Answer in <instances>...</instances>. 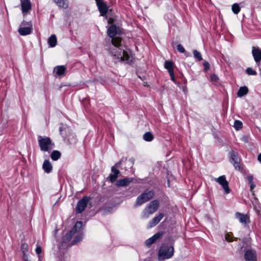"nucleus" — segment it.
Segmentation results:
<instances>
[{"instance_id":"f257e3e1","label":"nucleus","mask_w":261,"mask_h":261,"mask_svg":"<svg viewBox=\"0 0 261 261\" xmlns=\"http://www.w3.org/2000/svg\"><path fill=\"white\" fill-rule=\"evenodd\" d=\"M121 45V43L117 46H114L112 43V46L109 49V52L111 56L114 57V59L116 60V62L123 61L126 63H129L132 61L131 57L126 51L120 48Z\"/></svg>"},{"instance_id":"f03ea898","label":"nucleus","mask_w":261,"mask_h":261,"mask_svg":"<svg viewBox=\"0 0 261 261\" xmlns=\"http://www.w3.org/2000/svg\"><path fill=\"white\" fill-rule=\"evenodd\" d=\"M121 31L115 25H112L108 30V34L111 38V42L114 46L120 44L122 42V38L120 37Z\"/></svg>"},{"instance_id":"7ed1b4c3","label":"nucleus","mask_w":261,"mask_h":261,"mask_svg":"<svg viewBox=\"0 0 261 261\" xmlns=\"http://www.w3.org/2000/svg\"><path fill=\"white\" fill-rule=\"evenodd\" d=\"M174 254V248L173 246H168L162 245L158 251V257L159 259H165L171 258Z\"/></svg>"},{"instance_id":"20e7f679","label":"nucleus","mask_w":261,"mask_h":261,"mask_svg":"<svg viewBox=\"0 0 261 261\" xmlns=\"http://www.w3.org/2000/svg\"><path fill=\"white\" fill-rule=\"evenodd\" d=\"M38 139V144L41 151H49L53 149L54 144L49 137H42L39 136Z\"/></svg>"},{"instance_id":"39448f33","label":"nucleus","mask_w":261,"mask_h":261,"mask_svg":"<svg viewBox=\"0 0 261 261\" xmlns=\"http://www.w3.org/2000/svg\"><path fill=\"white\" fill-rule=\"evenodd\" d=\"M159 207V202L158 200L152 201L143 210L142 218L146 219L155 212Z\"/></svg>"},{"instance_id":"423d86ee","label":"nucleus","mask_w":261,"mask_h":261,"mask_svg":"<svg viewBox=\"0 0 261 261\" xmlns=\"http://www.w3.org/2000/svg\"><path fill=\"white\" fill-rule=\"evenodd\" d=\"M154 195L153 191L146 190L142 194L139 195L136 199V206L141 205L144 203L149 201Z\"/></svg>"},{"instance_id":"0eeeda50","label":"nucleus","mask_w":261,"mask_h":261,"mask_svg":"<svg viewBox=\"0 0 261 261\" xmlns=\"http://www.w3.org/2000/svg\"><path fill=\"white\" fill-rule=\"evenodd\" d=\"M82 226V222L81 221L77 222L74 227L69 230L66 234L62 238L63 242L66 243L69 241L72 236L77 231H79Z\"/></svg>"},{"instance_id":"6e6552de","label":"nucleus","mask_w":261,"mask_h":261,"mask_svg":"<svg viewBox=\"0 0 261 261\" xmlns=\"http://www.w3.org/2000/svg\"><path fill=\"white\" fill-rule=\"evenodd\" d=\"M90 198L87 196H84L82 199L79 201L76 207V212L77 213H81L87 207Z\"/></svg>"},{"instance_id":"1a4fd4ad","label":"nucleus","mask_w":261,"mask_h":261,"mask_svg":"<svg viewBox=\"0 0 261 261\" xmlns=\"http://www.w3.org/2000/svg\"><path fill=\"white\" fill-rule=\"evenodd\" d=\"M121 161H119L116 163L115 165L113 166L111 168L112 173H110L109 176L110 181L111 182H113L114 181H115L117 179V177H118L120 173L119 170L117 169V168L119 167Z\"/></svg>"},{"instance_id":"9d476101","label":"nucleus","mask_w":261,"mask_h":261,"mask_svg":"<svg viewBox=\"0 0 261 261\" xmlns=\"http://www.w3.org/2000/svg\"><path fill=\"white\" fill-rule=\"evenodd\" d=\"M216 181L222 186L226 194H228L230 192L228 183L226 180V178L224 175L220 176L218 178H216Z\"/></svg>"},{"instance_id":"9b49d317","label":"nucleus","mask_w":261,"mask_h":261,"mask_svg":"<svg viewBox=\"0 0 261 261\" xmlns=\"http://www.w3.org/2000/svg\"><path fill=\"white\" fill-rule=\"evenodd\" d=\"M164 234L163 232H158L154 234L152 237L148 239L145 241V244L147 246L149 247L153 244L156 240L160 239Z\"/></svg>"},{"instance_id":"f8f14e48","label":"nucleus","mask_w":261,"mask_h":261,"mask_svg":"<svg viewBox=\"0 0 261 261\" xmlns=\"http://www.w3.org/2000/svg\"><path fill=\"white\" fill-rule=\"evenodd\" d=\"M21 7L24 15L31 9L32 5L30 0H21Z\"/></svg>"},{"instance_id":"ddd939ff","label":"nucleus","mask_w":261,"mask_h":261,"mask_svg":"<svg viewBox=\"0 0 261 261\" xmlns=\"http://www.w3.org/2000/svg\"><path fill=\"white\" fill-rule=\"evenodd\" d=\"M252 54L256 63H259L261 61V50L258 47L253 46Z\"/></svg>"},{"instance_id":"4468645a","label":"nucleus","mask_w":261,"mask_h":261,"mask_svg":"<svg viewBox=\"0 0 261 261\" xmlns=\"http://www.w3.org/2000/svg\"><path fill=\"white\" fill-rule=\"evenodd\" d=\"M163 217L164 214L163 213H159L158 216L154 217L151 221L149 222L147 228H151L156 225Z\"/></svg>"},{"instance_id":"2eb2a0df","label":"nucleus","mask_w":261,"mask_h":261,"mask_svg":"<svg viewBox=\"0 0 261 261\" xmlns=\"http://www.w3.org/2000/svg\"><path fill=\"white\" fill-rule=\"evenodd\" d=\"M235 217L244 225H246L247 223L249 222V217L247 215L237 212L235 214Z\"/></svg>"},{"instance_id":"dca6fc26","label":"nucleus","mask_w":261,"mask_h":261,"mask_svg":"<svg viewBox=\"0 0 261 261\" xmlns=\"http://www.w3.org/2000/svg\"><path fill=\"white\" fill-rule=\"evenodd\" d=\"M244 257L247 261H255L256 260V252L252 249L248 250L245 252Z\"/></svg>"},{"instance_id":"f3484780","label":"nucleus","mask_w":261,"mask_h":261,"mask_svg":"<svg viewBox=\"0 0 261 261\" xmlns=\"http://www.w3.org/2000/svg\"><path fill=\"white\" fill-rule=\"evenodd\" d=\"M98 9L101 15H105L108 12V8L105 3L102 0H95Z\"/></svg>"},{"instance_id":"a211bd4d","label":"nucleus","mask_w":261,"mask_h":261,"mask_svg":"<svg viewBox=\"0 0 261 261\" xmlns=\"http://www.w3.org/2000/svg\"><path fill=\"white\" fill-rule=\"evenodd\" d=\"M32 26L21 27L18 29V32L21 35H27L32 33Z\"/></svg>"},{"instance_id":"6ab92c4d","label":"nucleus","mask_w":261,"mask_h":261,"mask_svg":"<svg viewBox=\"0 0 261 261\" xmlns=\"http://www.w3.org/2000/svg\"><path fill=\"white\" fill-rule=\"evenodd\" d=\"M66 70V67L64 65H60L56 66L54 68V71L59 76H62L64 75L65 72Z\"/></svg>"},{"instance_id":"aec40b11","label":"nucleus","mask_w":261,"mask_h":261,"mask_svg":"<svg viewBox=\"0 0 261 261\" xmlns=\"http://www.w3.org/2000/svg\"><path fill=\"white\" fill-rule=\"evenodd\" d=\"M132 180L129 178H125L121 179H119L117 181L116 185L118 187H124L127 186Z\"/></svg>"},{"instance_id":"412c9836","label":"nucleus","mask_w":261,"mask_h":261,"mask_svg":"<svg viewBox=\"0 0 261 261\" xmlns=\"http://www.w3.org/2000/svg\"><path fill=\"white\" fill-rule=\"evenodd\" d=\"M43 169L45 172L48 173L51 172L53 167L48 160H45L43 164Z\"/></svg>"},{"instance_id":"4be33fe9","label":"nucleus","mask_w":261,"mask_h":261,"mask_svg":"<svg viewBox=\"0 0 261 261\" xmlns=\"http://www.w3.org/2000/svg\"><path fill=\"white\" fill-rule=\"evenodd\" d=\"M54 1L60 8L66 9L68 7L67 0H54Z\"/></svg>"},{"instance_id":"5701e85b","label":"nucleus","mask_w":261,"mask_h":261,"mask_svg":"<svg viewBox=\"0 0 261 261\" xmlns=\"http://www.w3.org/2000/svg\"><path fill=\"white\" fill-rule=\"evenodd\" d=\"M164 66L165 68L168 70L169 73L172 74V72H174L173 63L172 62L170 61H166L165 62Z\"/></svg>"},{"instance_id":"b1692460","label":"nucleus","mask_w":261,"mask_h":261,"mask_svg":"<svg viewBox=\"0 0 261 261\" xmlns=\"http://www.w3.org/2000/svg\"><path fill=\"white\" fill-rule=\"evenodd\" d=\"M48 43L51 47H55L57 44V37L55 35H51L48 39Z\"/></svg>"},{"instance_id":"393cba45","label":"nucleus","mask_w":261,"mask_h":261,"mask_svg":"<svg viewBox=\"0 0 261 261\" xmlns=\"http://www.w3.org/2000/svg\"><path fill=\"white\" fill-rule=\"evenodd\" d=\"M248 92V88L246 86L241 87L237 92L238 96L242 97L246 95Z\"/></svg>"},{"instance_id":"a878e982","label":"nucleus","mask_w":261,"mask_h":261,"mask_svg":"<svg viewBox=\"0 0 261 261\" xmlns=\"http://www.w3.org/2000/svg\"><path fill=\"white\" fill-rule=\"evenodd\" d=\"M229 156H230V162H232L234 161L238 160L240 159L238 153L235 152L233 150H231L229 152Z\"/></svg>"},{"instance_id":"bb28decb","label":"nucleus","mask_w":261,"mask_h":261,"mask_svg":"<svg viewBox=\"0 0 261 261\" xmlns=\"http://www.w3.org/2000/svg\"><path fill=\"white\" fill-rule=\"evenodd\" d=\"M50 157L53 160L57 161L61 157V153L58 150H54L51 153Z\"/></svg>"},{"instance_id":"cd10ccee","label":"nucleus","mask_w":261,"mask_h":261,"mask_svg":"<svg viewBox=\"0 0 261 261\" xmlns=\"http://www.w3.org/2000/svg\"><path fill=\"white\" fill-rule=\"evenodd\" d=\"M143 139L146 141L150 142L153 139V136L150 132H146L143 135Z\"/></svg>"},{"instance_id":"c85d7f7f","label":"nucleus","mask_w":261,"mask_h":261,"mask_svg":"<svg viewBox=\"0 0 261 261\" xmlns=\"http://www.w3.org/2000/svg\"><path fill=\"white\" fill-rule=\"evenodd\" d=\"M193 56L194 57L195 59H196L198 61H200L202 60L201 53L196 49L193 50Z\"/></svg>"},{"instance_id":"c756f323","label":"nucleus","mask_w":261,"mask_h":261,"mask_svg":"<svg viewBox=\"0 0 261 261\" xmlns=\"http://www.w3.org/2000/svg\"><path fill=\"white\" fill-rule=\"evenodd\" d=\"M240 161H241V160L239 159L238 160H236L232 162H231V163L233 164V165L236 170H240L241 169Z\"/></svg>"},{"instance_id":"7c9ffc66","label":"nucleus","mask_w":261,"mask_h":261,"mask_svg":"<svg viewBox=\"0 0 261 261\" xmlns=\"http://www.w3.org/2000/svg\"><path fill=\"white\" fill-rule=\"evenodd\" d=\"M232 10L234 14H237L240 11V7L238 4H234L232 6Z\"/></svg>"},{"instance_id":"2f4dec72","label":"nucleus","mask_w":261,"mask_h":261,"mask_svg":"<svg viewBox=\"0 0 261 261\" xmlns=\"http://www.w3.org/2000/svg\"><path fill=\"white\" fill-rule=\"evenodd\" d=\"M211 81L214 84H216L218 83L219 77L215 74H212L210 77Z\"/></svg>"},{"instance_id":"473e14b6","label":"nucleus","mask_w":261,"mask_h":261,"mask_svg":"<svg viewBox=\"0 0 261 261\" xmlns=\"http://www.w3.org/2000/svg\"><path fill=\"white\" fill-rule=\"evenodd\" d=\"M242 123L241 121L239 120H235L234 122L233 127L236 128L237 130H239L242 127Z\"/></svg>"},{"instance_id":"72a5a7b5","label":"nucleus","mask_w":261,"mask_h":261,"mask_svg":"<svg viewBox=\"0 0 261 261\" xmlns=\"http://www.w3.org/2000/svg\"><path fill=\"white\" fill-rule=\"evenodd\" d=\"M246 72L248 75H255L257 74L256 72L250 67L247 68Z\"/></svg>"},{"instance_id":"f704fd0d","label":"nucleus","mask_w":261,"mask_h":261,"mask_svg":"<svg viewBox=\"0 0 261 261\" xmlns=\"http://www.w3.org/2000/svg\"><path fill=\"white\" fill-rule=\"evenodd\" d=\"M82 239V235H78L74 239V240L72 241V245H74L76 243L79 242L81 241Z\"/></svg>"},{"instance_id":"c9c22d12","label":"nucleus","mask_w":261,"mask_h":261,"mask_svg":"<svg viewBox=\"0 0 261 261\" xmlns=\"http://www.w3.org/2000/svg\"><path fill=\"white\" fill-rule=\"evenodd\" d=\"M21 248L23 252H27L28 251V245L27 243H23L21 244Z\"/></svg>"},{"instance_id":"e433bc0d","label":"nucleus","mask_w":261,"mask_h":261,"mask_svg":"<svg viewBox=\"0 0 261 261\" xmlns=\"http://www.w3.org/2000/svg\"><path fill=\"white\" fill-rule=\"evenodd\" d=\"M225 240L228 242H232L233 240H237V239L236 238L234 240H233L231 234L227 233L225 236Z\"/></svg>"},{"instance_id":"4c0bfd02","label":"nucleus","mask_w":261,"mask_h":261,"mask_svg":"<svg viewBox=\"0 0 261 261\" xmlns=\"http://www.w3.org/2000/svg\"><path fill=\"white\" fill-rule=\"evenodd\" d=\"M177 49L181 53H184L186 51L184 47L181 44L177 45Z\"/></svg>"},{"instance_id":"58836bf2","label":"nucleus","mask_w":261,"mask_h":261,"mask_svg":"<svg viewBox=\"0 0 261 261\" xmlns=\"http://www.w3.org/2000/svg\"><path fill=\"white\" fill-rule=\"evenodd\" d=\"M35 251H36V253L38 255L39 259L40 260L41 256L40 255V254L41 253V251H42L41 247H40V246L37 247Z\"/></svg>"},{"instance_id":"ea45409f","label":"nucleus","mask_w":261,"mask_h":261,"mask_svg":"<svg viewBox=\"0 0 261 261\" xmlns=\"http://www.w3.org/2000/svg\"><path fill=\"white\" fill-rule=\"evenodd\" d=\"M203 66L205 70H207L210 68V64L207 61L203 62Z\"/></svg>"},{"instance_id":"a19ab883","label":"nucleus","mask_w":261,"mask_h":261,"mask_svg":"<svg viewBox=\"0 0 261 261\" xmlns=\"http://www.w3.org/2000/svg\"><path fill=\"white\" fill-rule=\"evenodd\" d=\"M25 25H27V26H32V25H31L30 24L29 22H27L25 21H23L21 23V24H20V27H25Z\"/></svg>"},{"instance_id":"79ce46f5","label":"nucleus","mask_w":261,"mask_h":261,"mask_svg":"<svg viewBox=\"0 0 261 261\" xmlns=\"http://www.w3.org/2000/svg\"><path fill=\"white\" fill-rule=\"evenodd\" d=\"M246 178L247 180L249 181V184L253 182V177L252 175H249L246 177Z\"/></svg>"},{"instance_id":"37998d69","label":"nucleus","mask_w":261,"mask_h":261,"mask_svg":"<svg viewBox=\"0 0 261 261\" xmlns=\"http://www.w3.org/2000/svg\"><path fill=\"white\" fill-rule=\"evenodd\" d=\"M23 259L25 260V261H30L28 259V256L27 254V252H23Z\"/></svg>"},{"instance_id":"c03bdc74","label":"nucleus","mask_w":261,"mask_h":261,"mask_svg":"<svg viewBox=\"0 0 261 261\" xmlns=\"http://www.w3.org/2000/svg\"><path fill=\"white\" fill-rule=\"evenodd\" d=\"M249 184L250 186V190L252 191V190L255 188V185L254 184V183L253 182H252L250 183Z\"/></svg>"},{"instance_id":"a18cd8bd","label":"nucleus","mask_w":261,"mask_h":261,"mask_svg":"<svg viewBox=\"0 0 261 261\" xmlns=\"http://www.w3.org/2000/svg\"><path fill=\"white\" fill-rule=\"evenodd\" d=\"M170 76H171V80L175 82V78H174V72H172V73L171 74V73H169Z\"/></svg>"},{"instance_id":"49530a36","label":"nucleus","mask_w":261,"mask_h":261,"mask_svg":"<svg viewBox=\"0 0 261 261\" xmlns=\"http://www.w3.org/2000/svg\"><path fill=\"white\" fill-rule=\"evenodd\" d=\"M257 160L261 163V153L258 155Z\"/></svg>"},{"instance_id":"de8ad7c7","label":"nucleus","mask_w":261,"mask_h":261,"mask_svg":"<svg viewBox=\"0 0 261 261\" xmlns=\"http://www.w3.org/2000/svg\"><path fill=\"white\" fill-rule=\"evenodd\" d=\"M62 127H60V131H62Z\"/></svg>"}]
</instances>
